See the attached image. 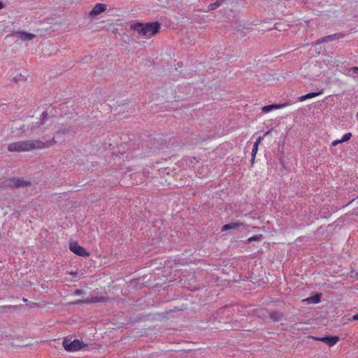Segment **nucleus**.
Returning <instances> with one entry per match:
<instances>
[{
  "instance_id": "1",
  "label": "nucleus",
  "mask_w": 358,
  "mask_h": 358,
  "mask_svg": "<svg viewBox=\"0 0 358 358\" xmlns=\"http://www.w3.org/2000/svg\"><path fill=\"white\" fill-rule=\"evenodd\" d=\"M57 141L53 137L51 140L43 141L40 139H29L10 143L8 150L10 152H24L34 150H42L55 145Z\"/></svg>"
},
{
  "instance_id": "2",
  "label": "nucleus",
  "mask_w": 358,
  "mask_h": 358,
  "mask_svg": "<svg viewBox=\"0 0 358 358\" xmlns=\"http://www.w3.org/2000/svg\"><path fill=\"white\" fill-rule=\"evenodd\" d=\"M131 29L136 31L141 36L150 38L159 31L160 25L157 22L145 24L137 22L131 24Z\"/></svg>"
},
{
  "instance_id": "3",
  "label": "nucleus",
  "mask_w": 358,
  "mask_h": 358,
  "mask_svg": "<svg viewBox=\"0 0 358 358\" xmlns=\"http://www.w3.org/2000/svg\"><path fill=\"white\" fill-rule=\"evenodd\" d=\"M62 344L64 350L71 352L82 350L84 347L86 346L83 341L78 339L72 341L71 338L68 337L64 338Z\"/></svg>"
},
{
  "instance_id": "4",
  "label": "nucleus",
  "mask_w": 358,
  "mask_h": 358,
  "mask_svg": "<svg viewBox=\"0 0 358 358\" xmlns=\"http://www.w3.org/2000/svg\"><path fill=\"white\" fill-rule=\"evenodd\" d=\"M69 249L76 255L84 257L90 256V253L87 252L86 250L80 245L77 242L71 243L69 244Z\"/></svg>"
},
{
  "instance_id": "5",
  "label": "nucleus",
  "mask_w": 358,
  "mask_h": 358,
  "mask_svg": "<svg viewBox=\"0 0 358 358\" xmlns=\"http://www.w3.org/2000/svg\"><path fill=\"white\" fill-rule=\"evenodd\" d=\"M316 341H320L329 347L334 346L338 341L339 337L336 336H325V337H314L313 338Z\"/></svg>"
},
{
  "instance_id": "6",
  "label": "nucleus",
  "mask_w": 358,
  "mask_h": 358,
  "mask_svg": "<svg viewBox=\"0 0 358 358\" xmlns=\"http://www.w3.org/2000/svg\"><path fill=\"white\" fill-rule=\"evenodd\" d=\"M106 10V5L104 3H96L92 10L90 12V16H95L104 12Z\"/></svg>"
},
{
  "instance_id": "7",
  "label": "nucleus",
  "mask_w": 358,
  "mask_h": 358,
  "mask_svg": "<svg viewBox=\"0 0 358 358\" xmlns=\"http://www.w3.org/2000/svg\"><path fill=\"white\" fill-rule=\"evenodd\" d=\"M289 105V103H287H287H281V104L268 105V106H265L262 107V111L264 113H267L270 112L272 110L281 109V108H283L285 107L288 106Z\"/></svg>"
},
{
  "instance_id": "8",
  "label": "nucleus",
  "mask_w": 358,
  "mask_h": 358,
  "mask_svg": "<svg viewBox=\"0 0 358 358\" xmlns=\"http://www.w3.org/2000/svg\"><path fill=\"white\" fill-rule=\"evenodd\" d=\"M103 297H87L83 300H76L73 303V304H82V303H94L98 302H101L103 301Z\"/></svg>"
},
{
  "instance_id": "9",
  "label": "nucleus",
  "mask_w": 358,
  "mask_h": 358,
  "mask_svg": "<svg viewBox=\"0 0 358 358\" xmlns=\"http://www.w3.org/2000/svg\"><path fill=\"white\" fill-rule=\"evenodd\" d=\"M244 226L243 222H236L226 224L222 227V231H226L229 229H237L240 227Z\"/></svg>"
},
{
  "instance_id": "10",
  "label": "nucleus",
  "mask_w": 358,
  "mask_h": 358,
  "mask_svg": "<svg viewBox=\"0 0 358 358\" xmlns=\"http://www.w3.org/2000/svg\"><path fill=\"white\" fill-rule=\"evenodd\" d=\"M27 182L20 178H13L9 180L8 185L13 187H20L26 186Z\"/></svg>"
},
{
  "instance_id": "11",
  "label": "nucleus",
  "mask_w": 358,
  "mask_h": 358,
  "mask_svg": "<svg viewBox=\"0 0 358 358\" xmlns=\"http://www.w3.org/2000/svg\"><path fill=\"white\" fill-rule=\"evenodd\" d=\"M17 34L19 36V38L22 41H24L33 40L35 38V36H36L33 34L27 33V32H24V31H20V32L17 33Z\"/></svg>"
},
{
  "instance_id": "12",
  "label": "nucleus",
  "mask_w": 358,
  "mask_h": 358,
  "mask_svg": "<svg viewBox=\"0 0 358 358\" xmlns=\"http://www.w3.org/2000/svg\"><path fill=\"white\" fill-rule=\"evenodd\" d=\"M351 137H352V134L350 132L346 133L343 136L341 139L334 140L331 143V145L334 147L336 146L338 143H341L346 142V141H349L351 138Z\"/></svg>"
},
{
  "instance_id": "13",
  "label": "nucleus",
  "mask_w": 358,
  "mask_h": 358,
  "mask_svg": "<svg viewBox=\"0 0 358 358\" xmlns=\"http://www.w3.org/2000/svg\"><path fill=\"white\" fill-rule=\"evenodd\" d=\"M336 38H337V35L336 34L327 36L322 37L321 38L317 39V41L315 42V44H321V43H324V42H328V41H333V40H334Z\"/></svg>"
},
{
  "instance_id": "14",
  "label": "nucleus",
  "mask_w": 358,
  "mask_h": 358,
  "mask_svg": "<svg viewBox=\"0 0 358 358\" xmlns=\"http://www.w3.org/2000/svg\"><path fill=\"white\" fill-rule=\"evenodd\" d=\"M224 1V0H217L215 3H210L208 6V8L206 10H204L205 12L213 10L218 7H220L222 3Z\"/></svg>"
},
{
  "instance_id": "15",
  "label": "nucleus",
  "mask_w": 358,
  "mask_h": 358,
  "mask_svg": "<svg viewBox=\"0 0 358 358\" xmlns=\"http://www.w3.org/2000/svg\"><path fill=\"white\" fill-rule=\"evenodd\" d=\"M306 301L313 303H317L320 301V296L319 294H316L314 296H312L311 298L307 299Z\"/></svg>"
},
{
  "instance_id": "16",
  "label": "nucleus",
  "mask_w": 358,
  "mask_h": 358,
  "mask_svg": "<svg viewBox=\"0 0 358 358\" xmlns=\"http://www.w3.org/2000/svg\"><path fill=\"white\" fill-rule=\"evenodd\" d=\"M262 238V234L255 235L253 236L250 237L248 239V243H252L253 241H260Z\"/></svg>"
},
{
  "instance_id": "17",
  "label": "nucleus",
  "mask_w": 358,
  "mask_h": 358,
  "mask_svg": "<svg viewBox=\"0 0 358 358\" xmlns=\"http://www.w3.org/2000/svg\"><path fill=\"white\" fill-rule=\"evenodd\" d=\"M31 130L32 131L33 134L38 135L40 136H41L42 128L41 127V126H38L37 127H32L31 128Z\"/></svg>"
},
{
  "instance_id": "18",
  "label": "nucleus",
  "mask_w": 358,
  "mask_h": 358,
  "mask_svg": "<svg viewBox=\"0 0 358 358\" xmlns=\"http://www.w3.org/2000/svg\"><path fill=\"white\" fill-rule=\"evenodd\" d=\"M258 147H259V145H255V144L253 145V148L252 150V156H251V157H253V158H255V157H256V155L258 151Z\"/></svg>"
},
{
  "instance_id": "19",
  "label": "nucleus",
  "mask_w": 358,
  "mask_h": 358,
  "mask_svg": "<svg viewBox=\"0 0 358 358\" xmlns=\"http://www.w3.org/2000/svg\"><path fill=\"white\" fill-rule=\"evenodd\" d=\"M322 94H323V90H322L319 92H310V93H308L310 99L316 97V96H319V95H320Z\"/></svg>"
},
{
  "instance_id": "20",
  "label": "nucleus",
  "mask_w": 358,
  "mask_h": 358,
  "mask_svg": "<svg viewBox=\"0 0 358 358\" xmlns=\"http://www.w3.org/2000/svg\"><path fill=\"white\" fill-rule=\"evenodd\" d=\"M310 99L309 94H306L305 95H303V96L299 97V101H304L306 99Z\"/></svg>"
},
{
  "instance_id": "21",
  "label": "nucleus",
  "mask_w": 358,
  "mask_h": 358,
  "mask_svg": "<svg viewBox=\"0 0 358 358\" xmlns=\"http://www.w3.org/2000/svg\"><path fill=\"white\" fill-rule=\"evenodd\" d=\"M263 139H264V136H262H262H259V137L257 138V140H256V141L255 142V143H254V144L259 145L261 143V142H262V141Z\"/></svg>"
},
{
  "instance_id": "22",
  "label": "nucleus",
  "mask_w": 358,
  "mask_h": 358,
  "mask_svg": "<svg viewBox=\"0 0 358 358\" xmlns=\"http://www.w3.org/2000/svg\"><path fill=\"white\" fill-rule=\"evenodd\" d=\"M83 294V291L79 289H77L74 291V294L76 296H80V295H82Z\"/></svg>"
},
{
  "instance_id": "23",
  "label": "nucleus",
  "mask_w": 358,
  "mask_h": 358,
  "mask_svg": "<svg viewBox=\"0 0 358 358\" xmlns=\"http://www.w3.org/2000/svg\"><path fill=\"white\" fill-rule=\"evenodd\" d=\"M69 131V129H59L57 131V134L62 133V134H66Z\"/></svg>"
},
{
  "instance_id": "24",
  "label": "nucleus",
  "mask_w": 358,
  "mask_h": 358,
  "mask_svg": "<svg viewBox=\"0 0 358 358\" xmlns=\"http://www.w3.org/2000/svg\"><path fill=\"white\" fill-rule=\"evenodd\" d=\"M349 71H353L355 73H358V67H352L349 69Z\"/></svg>"
},
{
  "instance_id": "25",
  "label": "nucleus",
  "mask_w": 358,
  "mask_h": 358,
  "mask_svg": "<svg viewBox=\"0 0 358 358\" xmlns=\"http://www.w3.org/2000/svg\"><path fill=\"white\" fill-rule=\"evenodd\" d=\"M352 320H358V313L352 316Z\"/></svg>"
},
{
  "instance_id": "26",
  "label": "nucleus",
  "mask_w": 358,
  "mask_h": 358,
  "mask_svg": "<svg viewBox=\"0 0 358 358\" xmlns=\"http://www.w3.org/2000/svg\"><path fill=\"white\" fill-rule=\"evenodd\" d=\"M48 116V113L46 112H43L42 113V117L43 119H45Z\"/></svg>"
},
{
  "instance_id": "27",
  "label": "nucleus",
  "mask_w": 358,
  "mask_h": 358,
  "mask_svg": "<svg viewBox=\"0 0 358 358\" xmlns=\"http://www.w3.org/2000/svg\"><path fill=\"white\" fill-rule=\"evenodd\" d=\"M70 274L71 275H73V277H77L78 276V274L76 272H71Z\"/></svg>"
},
{
  "instance_id": "28",
  "label": "nucleus",
  "mask_w": 358,
  "mask_h": 358,
  "mask_svg": "<svg viewBox=\"0 0 358 358\" xmlns=\"http://www.w3.org/2000/svg\"><path fill=\"white\" fill-rule=\"evenodd\" d=\"M271 317L273 318L274 320H278V318H274V313H271Z\"/></svg>"
},
{
  "instance_id": "29",
  "label": "nucleus",
  "mask_w": 358,
  "mask_h": 358,
  "mask_svg": "<svg viewBox=\"0 0 358 358\" xmlns=\"http://www.w3.org/2000/svg\"><path fill=\"white\" fill-rule=\"evenodd\" d=\"M3 7V3L1 1H0V10L2 9Z\"/></svg>"
},
{
  "instance_id": "30",
  "label": "nucleus",
  "mask_w": 358,
  "mask_h": 358,
  "mask_svg": "<svg viewBox=\"0 0 358 358\" xmlns=\"http://www.w3.org/2000/svg\"><path fill=\"white\" fill-rule=\"evenodd\" d=\"M270 133H271V130L267 131L264 134V136H267V135H268V134H269Z\"/></svg>"
},
{
  "instance_id": "31",
  "label": "nucleus",
  "mask_w": 358,
  "mask_h": 358,
  "mask_svg": "<svg viewBox=\"0 0 358 358\" xmlns=\"http://www.w3.org/2000/svg\"><path fill=\"white\" fill-rule=\"evenodd\" d=\"M255 158H253V157H251V164L252 165L255 163Z\"/></svg>"
},
{
  "instance_id": "32",
  "label": "nucleus",
  "mask_w": 358,
  "mask_h": 358,
  "mask_svg": "<svg viewBox=\"0 0 358 358\" xmlns=\"http://www.w3.org/2000/svg\"><path fill=\"white\" fill-rule=\"evenodd\" d=\"M20 129H21V130H22L23 131H24L26 130V129H24V126H23V127H22L20 128Z\"/></svg>"
},
{
  "instance_id": "33",
  "label": "nucleus",
  "mask_w": 358,
  "mask_h": 358,
  "mask_svg": "<svg viewBox=\"0 0 358 358\" xmlns=\"http://www.w3.org/2000/svg\"><path fill=\"white\" fill-rule=\"evenodd\" d=\"M274 29H279V27H278V24H275V25Z\"/></svg>"
},
{
  "instance_id": "34",
  "label": "nucleus",
  "mask_w": 358,
  "mask_h": 358,
  "mask_svg": "<svg viewBox=\"0 0 358 358\" xmlns=\"http://www.w3.org/2000/svg\"><path fill=\"white\" fill-rule=\"evenodd\" d=\"M178 65L179 66V67H181V66H182V65H181V64H180V63H178Z\"/></svg>"
},
{
  "instance_id": "35",
  "label": "nucleus",
  "mask_w": 358,
  "mask_h": 358,
  "mask_svg": "<svg viewBox=\"0 0 358 358\" xmlns=\"http://www.w3.org/2000/svg\"><path fill=\"white\" fill-rule=\"evenodd\" d=\"M356 215L358 217V211L357 212Z\"/></svg>"
},
{
  "instance_id": "36",
  "label": "nucleus",
  "mask_w": 358,
  "mask_h": 358,
  "mask_svg": "<svg viewBox=\"0 0 358 358\" xmlns=\"http://www.w3.org/2000/svg\"><path fill=\"white\" fill-rule=\"evenodd\" d=\"M357 116H358V113H357Z\"/></svg>"
}]
</instances>
